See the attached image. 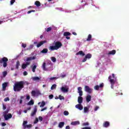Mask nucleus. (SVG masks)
Wrapping results in <instances>:
<instances>
[{
	"mask_svg": "<svg viewBox=\"0 0 129 129\" xmlns=\"http://www.w3.org/2000/svg\"><path fill=\"white\" fill-rule=\"evenodd\" d=\"M25 82L24 81L17 82L13 86V90L15 92H20L24 88Z\"/></svg>",
	"mask_w": 129,
	"mask_h": 129,
	"instance_id": "nucleus-1",
	"label": "nucleus"
},
{
	"mask_svg": "<svg viewBox=\"0 0 129 129\" xmlns=\"http://www.w3.org/2000/svg\"><path fill=\"white\" fill-rule=\"evenodd\" d=\"M63 46V44L60 41H56L54 43V46H50L49 49L50 51H54V50H58L60 49L61 47Z\"/></svg>",
	"mask_w": 129,
	"mask_h": 129,
	"instance_id": "nucleus-2",
	"label": "nucleus"
},
{
	"mask_svg": "<svg viewBox=\"0 0 129 129\" xmlns=\"http://www.w3.org/2000/svg\"><path fill=\"white\" fill-rule=\"evenodd\" d=\"M8 61H9V59L6 57H4L0 59V64H2V63H3V67L6 68V67L8 66Z\"/></svg>",
	"mask_w": 129,
	"mask_h": 129,
	"instance_id": "nucleus-3",
	"label": "nucleus"
},
{
	"mask_svg": "<svg viewBox=\"0 0 129 129\" xmlns=\"http://www.w3.org/2000/svg\"><path fill=\"white\" fill-rule=\"evenodd\" d=\"M108 79L109 80V82L111 84V88L112 89H113L114 84H115V80H114V79H111V76H109Z\"/></svg>",
	"mask_w": 129,
	"mask_h": 129,
	"instance_id": "nucleus-4",
	"label": "nucleus"
},
{
	"mask_svg": "<svg viewBox=\"0 0 129 129\" xmlns=\"http://www.w3.org/2000/svg\"><path fill=\"white\" fill-rule=\"evenodd\" d=\"M91 57H92V55L90 53H88L86 54L82 60L83 62H86L87 61V59H91Z\"/></svg>",
	"mask_w": 129,
	"mask_h": 129,
	"instance_id": "nucleus-5",
	"label": "nucleus"
},
{
	"mask_svg": "<svg viewBox=\"0 0 129 129\" xmlns=\"http://www.w3.org/2000/svg\"><path fill=\"white\" fill-rule=\"evenodd\" d=\"M31 94L32 96H39V95H40L41 92H40V91H32Z\"/></svg>",
	"mask_w": 129,
	"mask_h": 129,
	"instance_id": "nucleus-6",
	"label": "nucleus"
},
{
	"mask_svg": "<svg viewBox=\"0 0 129 129\" xmlns=\"http://www.w3.org/2000/svg\"><path fill=\"white\" fill-rule=\"evenodd\" d=\"M12 117H13V115L11 113H9L8 114H6L4 115V118L5 120H9V119H10V118H12Z\"/></svg>",
	"mask_w": 129,
	"mask_h": 129,
	"instance_id": "nucleus-7",
	"label": "nucleus"
},
{
	"mask_svg": "<svg viewBox=\"0 0 129 129\" xmlns=\"http://www.w3.org/2000/svg\"><path fill=\"white\" fill-rule=\"evenodd\" d=\"M85 91H86V92H88V93H91V92H92V89H91L89 86H85Z\"/></svg>",
	"mask_w": 129,
	"mask_h": 129,
	"instance_id": "nucleus-8",
	"label": "nucleus"
},
{
	"mask_svg": "<svg viewBox=\"0 0 129 129\" xmlns=\"http://www.w3.org/2000/svg\"><path fill=\"white\" fill-rule=\"evenodd\" d=\"M37 110L38 108H37V105L34 106L33 111L31 113V116H34V115H36V113H37Z\"/></svg>",
	"mask_w": 129,
	"mask_h": 129,
	"instance_id": "nucleus-9",
	"label": "nucleus"
},
{
	"mask_svg": "<svg viewBox=\"0 0 129 129\" xmlns=\"http://www.w3.org/2000/svg\"><path fill=\"white\" fill-rule=\"evenodd\" d=\"M60 90L63 92V93H66V92H68V91L69 90V88L68 87H62L60 88Z\"/></svg>",
	"mask_w": 129,
	"mask_h": 129,
	"instance_id": "nucleus-10",
	"label": "nucleus"
},
{
	"mask_svg": "<svg viewBox=\"0 0 129 129\" xmlns=\"http://www.w3.org/2000/svg\"><path fill=\"white\" fill-rule=\"evenodd\" d=\"M78 93L79 94L80 96L83 95V92L82 91V88L81 87L78 88Z\"/></svg>",
	"mask_w": 129,
	"mask_h": 129,
	"instance_id": "nucleus-11",
	"label": "nucleus"
},
{
	"mask_svg": "<svg viewBox=\"0 0 129 129\" xmlns=\"http://www.w3.org/2000/svg\"><path fill=\"white\" fill-rule=\"evenodd\" d=\"M110 124V123H109V122H108V121H106L103 123V126L104 127H108Z\"/></svg>",
	"mask_w": 129,
	"mask_h": 129,
	"instance_id": "nucleus-12",
	"label": "nucleus"
},
{
	"mask_svg": "<svg viewBox=\"0 0 129 129\" xmlns=\"http://www.w3.org/2000/svg\"><path fill=\"white\" fill-rule=\"evenodd\" d=\"M76 108H78V109H79L80 110H82L83 109V106L81 104H78L76 105Z\"/></svg>",
	"mask_w": 129,
	"mask_h": 129,
	"instance_id": "nucleus-13",
	"label": "nucleus"
},
{
	"mask_svg": "<svg viewBox=\"0 0 129 129\" xmlns=\"http://www.w3.org/2000/svg\"><path fill=\"white\" fill-rule=\"evenodd\" d=\"M45 43H46V41H40L39 43L37 44V47L40 48V47H41V46H42V45H44V44H45Z\"/></svg>",
	"mask_w": 129,
	"mask_h": 129,
	"instance_id": "nucleus-14",
	"label": "nucleus"
},
{
	"mask_svg": "<svg viewBox=\"0 0 129 129\" xmlns=\"http://www.w3.org/2000/svg\"><path fill=\"white\" fill-rule=\"evenodd\" d=\"M83 101V98L82 97H81V96H80L79 97H78V102L80 104H81V103H82Z\"/></svg>",
	"mask_w": 129,
	"mask_h": 129,
	"instance_id": "nucleus-15",
	"label": "nucleus"
},
{
	"mask_svg": "<svg viewBox=\"0 0 129 129\" xmlns=\"http://www.w3.org/2000/svg\"><path fill=\"white\" fill-rule=\"evenodd\" d=\"M76 55L77 56L78 55H80V56H85V53L84 52H83V51L82 50H81L80 51H79L78 52H77Z\"/></svg>",
	"mask_w": 129,
	"mask_h": 129,
	"instance_id": "nucleus-16",
	"label": "nucleus"
},
{
	"mask_svg": "<svg viewBox=\"0 0 129 129\" xmlns=\"http://www.w3.org/2000/svg\"><path fill=\"white\" fill-rule=\"evenodd\" d=\"M72 125H77L78 124H80V122L79 121H73L71 123Z\"/></svg>",
	"mask_w": 129,
	"mask_h": 129,
	"instance_id": "nucleus-17",
	"label": "nucleus"
},
{
	"mask_svg": "<svg viewBox=\"0 0 129 129\" xmlns=\"http://www.w3.org/2000/svg\"><path fill=\"white\" fill-rule=\"evenodd\" d=\"M86 99L87 102L88 103L90 101H91V96H90V95H88L86 96Z\"/></svg>",
	"mask_w": 129,
	"mask_h": 129,
	"instance_id": "nucleus-18",
	"label": "nucleus"
},
{
	"mask_svg": "<svg viewBox=\"0 0 129 129\" xmlns=\"http://www.w3.org/2000/svg\"><path fill=\"white\" fill-rule=\"evenodd\" d=\"M115 53H116V50H112V51H110L107 53V55H115Z\"/></svg>",
	"mask_w": 129,
	"mask_h": 129,
	"instance_id": "nucleus-19",
	"label": "nucleus"
},
{
	"mask_svg": "<svg viewBox=\"0 0 129 129\" xmlns=\"http://www.w3.org/2000/svg\"><path fill=\"white\" fill-rule=\"evenodd\" d=\"M41 68L42 69V70L44 71H47V70H48V69H47L46 68V62H43L42 65V67H41Z\"/></svg>",
	"mask_w": 129,
	"mask_h": 129,
	"instance_id": "nucleus-20",
	"label": "nucleus"
},
{
	"mask_svg": "<svg viewBox=\"0 0 129 129\" xmlns=\"http://www.w3.org/2000/svg\"><path fill=\"white\" fill-rule=\"evenodd\" d=\"M35 59H36L35 56L27 57L26 59V61L29 62V61H32V60H35Z\"/></svg>",
	"mask_w": 129,
	"mask_h": 129,
	"instance_id": "nucleus-21",
	"label": "nucleus"
},
{
	"mask_svg": "<svg viewBox=\"0 0 129 129\" xmlns=\"http://www.w3.org/2000/svg\"><path fill=\"white\" fill-rule=\"evenodd\" d=\"M32 80L33 81H37L39 82V81H40V78H39V77H34L32 78Z\"/></svg>",
	"mask_w": 129,
	"mask_h": 129,
	"instance_id": "nucleus-22",
	"label": "nucleus"
},
{
	"mask_svg": "<svg viewBox=\"0 0 129 129\" xmlns=\"http://www.w3.org/2000/svg\"><path fill=\"white\" fill-rule=\"evenodd\" d=\"M64 124H65V122H60L58 124V126L60 128H62V127H63V126H64Z\"/></svg>",
	"mask_w": 129,
	"mask_h": 129,
	"instance_id": "nucleus-23",
	"label": "nucleus"
},
{
	"mask_svg": "<svg viewBox=\"0 0 129 129\" xmlns=\"http://www.w3.org/2000/svg\"><path fill=\"white\" fill-rule=\"evenodd\" d=\"M3 90H6V88H7V86H8V83H4L2 85Z\"/></svg>",
	"mask_w": 129,
	"mask_h": 129,
	"instance_id": "nucleus-24",
	"label": "nucleus"
},
{
	"mask_svg": "<svg viewBox=\"0 0 129 129\" xmlns=\"http://www.w3.org/2000/svg\"><path fill=\"white\" fill-rule=\"evenodd\" d=\"M92 38V35H91V34H89L86 41H87L88 42H89L91 41Z\"/></svg>",
	"mask_w": 129,
	"mask_h": 129,
	"instance_id": "nucleus-25",
	"label": "nucleus"
},
{
	"mask_svg": "<svg viewBox=\"0 0 129 129\" xmlns=\"http://www.w3.org/2000/svg\"><path fill=\"white\" fill-rule=\"evenodd\" d=\"M41 52L42 54H46L48 53V48H44Z\"/></svg>",
	"mask_w": 129,
	"mask_h": 129,
	"instance_id": "nucleus-26",
	"label": "nucleus"
},
{
	"mask_svg": "<svg viewBox=\"0 0 129 129\" xmlns=\"http://www.w3.org/2000/svg\"><path fill=\"white\" fill-rule=\"evenodd\" d=\"M71 35V33H70V32H64L63 33V36L64 37H67L68 36H70Z\"/></svg>",
	"mask_w": 129,
	"mask_h": 129,
	"instance_id": "nucleus-27",
	"label": "nucleus"
},
{
	"mask_svg": "<svg viewBox=\"0 0 129 129\" xmlns=\"http://www.w3.org/2000/svg\"><path fill=\"white\" fill-rule=\"evenodd\" d=\"M31 68H32V72L33 73L36 72V69L37 68V66L34 65L33 67L32 66H31Z\"/></svg>",
	"mask_w": 129,
	"mask_h": 129,
	"instance_id": "nucleus-28",
	"label": "nucleus"
},
{
	"mask_svg": "<svg viewBox=\"0 0 129 129\" xmlns=\"http://www.w3.org/2000/svg\"><path fill=\"white\" fill-rule=\"evenodd\" d=\"M20 61L18 60L17 62H16V69H19V67L20 66Z\"/></svg>",
	"mask_w": 129,
	"mask_h": 129,
	"instance_id": "nucleus-29",
	"label": "nucleus"
},
{
	"mask_svg": "<svg viewBox=\"0 0 129 129\" xmlns=\"http://www.w3.org/2000/svg\"><path fill=\"white\" fill-rule=\"evenodd\" d=\"M34 104V100H31L28 103L27 105H33Z\"/></svg>",
	"mask_w": 129,
	"mask_h": 129,
	"instance_id": "nucleus-30",
	"label": "nucleus"
},
{
	"mask_svg": "<svg viewBox=\"0 0 129 129\" xmlns=\"http://www.w3.org/2000/svg\"><path fill=\"white\" fill-rule=\"evenodd\" d=\"M57 87V85L56 84H53L51 86L50 89L51 90H54Z\"/></svg>",
	"mask_w": 129,
	"mask_h": 129,
	"instance_id": "nucleus-31",
	"label": "nucleus"
},
{
	"mask_svg": "<svg viewBox=\"0 0 129 129\" xmlns=\"http://www.w3.org/2000/svg\"><path fill=\"white\" fill-rule=\"evenodd\" d=\"M35 5L37 7H40L41 6V3L39 1H36L35 2Z\"/></svg>",
	"mask_w": 129,
	"mask_h": 129,
	"instance_id": "nucleus-32",
	"label": "nucleus"
},
{
	"mask_svg": "<svg viewBox=\"0 0 129 129\" xmlns=\"http://www.w3.org/2000/svg\"><path fill=\"white\" fill-rule=\"evenodd\" d=\"M82 125L83 126H87L88 125H89V123L88 122H86L85 123H83Z\"/></svg>",
	"mask_w": 129,
	"mask_h": 129,
	"instance_id": "nucleus-33",
	"label": "nucleus"
},
{
	"mask_svg": "<svg viewBox=\"0 0 129 129\" xmlns=\"http://www.w3.org/2000/svg\"><path fill=\"white\" fill-rule=\"evenodd\" d=\"M27 123H28V121H24L23 123V125L24 126V128H26V126L27 125Z\"/></svg>",
	"mask_w": 129,
	"mask_h": 129,
	"instance_id": "nucleus-34",
	"label": "nucleus"
},
{
	"mask_svg": "<svg viewBox=\"0 0 129 129\" xmlns=\"http://www.w3.org/2000/svg\"><path fill=\"white\" fill-rule=\"evenodd\" d=\"M46 105V103H45L44 101H42L41 102V104L40 105V107H44L45 105Z\"/></svg>",
	"mask_w": 129,
	"mask_h": 129,
	"instance_id": "nucleus-35",
	"label": "nucleus"
},
{
	"mask_svg": "<svg viewBox=\"0 0 129 129\" xmlns=\"http://www.w3.org/2000/svg\"><path fill=\"white\" fill-rule=\"evenodd\" d=\"M84 110L85 113H86V112H88V110H89V109H88L87 107H85L84 108Z\"/></svg>",
	"mask_w": 129,
	"mask_h": 129,
	"instance_id": "nucleus-36",
	"label": "nucleus"
},
{
	"mask_svg": "<svg viewBox=\"0 0 129 129\" xmlns=\"http://www.w3.org/2000/svg\"><path fill=\"white\" fill-rule=\"evenodd\" d=\"M59 99L60 100H64L65 99V98H64V96H61V95H59Z\"/></svg>",
	"mask_w": 129,
	"mask_h": 129,
	"instance_id": "nucleus-37",
	"label": "nucleus"
},
{
	"mask_svg": "<svg viewBox=\"0 0 129 129\" xmlns=\"http://www.w3.org/2000/svg\"><path fill=\"white\" fill-rule=\"evenodd\" d=\"M27 67H28L27 66H26L25 63L22 64V69H26V68H27Z\"/></svg>",
	"mask_w": 129,
	"mask_h": 129,
	"instance_id": "nucleus-38",
	"label": "nucleus"
},
{
	"mask_svg": "<svg viewBox=\"0 0 129 129\" xmlns=\"http://www.w3.org/2000/svg\"><path fill=\"white\" fill-rule=\"evenodd\" d=\"M3 77H6L7 75H8V72L7 71H5L3 73Z\"/></svg>",
	"mask_w": 129,
	"mask_h": 129,
	"instance_id": "nucleus-39",
	"label": "nucleus"
},
{
	"mask_svg": "<svg viewBox=\"0 0 129 129\" xmlns=\"http://www.w3.org/2000/svg\"><path fill=\"white\" fill-rule=\"evenodd\" d=\"M51 60L52 62H56V58H55V57H53V56L51 57Z\"/></svg>",
	"mask_w": 129,
	"mask_h": 129,
	"instance_id": "nucleus-40",
	"label": "nucleus"
},
{
	"mask_svg": "<svg viewBox=\"0 0 129 129\" xmlns=\"http://www.w3.org/2000/svg\"><path fill=\"white\" fill-rule=\"evenodd\" d=\"M63 114H64V115H69V112H68V111H64L63 112Z\"/></svg>",
	"mask_w": 129,
	"mask_h": 129,
	"instance_id": "nucleus-41",
	"label": "nucleus"
},
{
	"mask_svg": "<svg viewBox=\"0 0 129 129\" xmlns=\"http://www.w3.org/2000/svg\"><path fill=\"white\" fill-rule=\"evenodd\" d=\"M60 77H61V78H64V77H66V74H64V73H63V74H61Z\"/></svg>",
	"mask_w": 129,
	"mask_h": 129,
	"instance_id": "nucleus-42",
	"label": "nucleus"
},
{
	"mask_svg": "<svg viewBox=\"0 0 129 129\" xmlns=\"http://www.w3.org/2000/svg\"><path fill=\"white\" fill-rule=\"evenodd\" d=\"M94 89H95V90H99V86L98 85H96L94 87Z\"/></svg>",
	"mask_w": 129,
	"mask_h": 129,
	"instance_id": "nucleus-43",
	"label": "nucleus"
},
{
	"mask_svg": "<svg viewBox=\"0 0 129 129\" xmlns=\"http://www.w3.org/2000/svg\"><path fill=\"white\" fill-rule=\"evenodd\" d=\"M4 101H5V102H7V101H10V98L9 97H6L4 99Z\"/></svg>",
	"mask_w": 129,
	"mask_h": 129,
	"instance_id": "nucleus-44",
	"label": "nucleus"
},
{
	"mask_svg": "<svg viewBox=\"0 0 129 129\" xmlns=\"http://www.w3.org/2000/svg\"><path fill=\"white\" fill-rule=\"evenodd\" d=\"M51 31H52V27H48L46 29V32H50Z\"/></svg>",
	"mask_w": 129,
	"mask_h": 129,
	"instance_id": "nucleus-45",
	"label": "nucleus"
},
{
	"mask_svg": "<svg viewBox=\"0 0 129 129\" xmlns=\"http://www.w3.org/2000/svg\"><path fill=\"white\" fill-rule=\"evenodd\" d=\"M3 110H6V109H7V106L5 105V104H3Z\"/></svg>",
	"mask_w": 129,
	"mask_h": 129,
	"instance_id": "nucleus-46",
	"label": "nucleus"
},
{
	"mask_svg": "<svg viewBox=\"0 0 129 129\" xmlns=\"http://www.w3.org/2000/svg\"><path fill=\"white\" fill-rule=\"evenodd\" d=\"M38 122H39V119H38V118H36L34 123H38Z\"/></svg>",
	"mask_w": 129,
	"mask_h": 129,
	"instance_id": "nucleus-47",
	"label": "nucleus"
},
{
	"mask_svg": "<svg viewBox=\"0 0 129 129\" xmlns=\"http://www.w3.org/2000/svg\"><path fill=\"white\" fill-rule=\"evenodd\" d=\"M35 10H30L27 12V14H31V13H35Z\"/></svg>",
	"mask_w": 129,
	"mask_h": 129,
	"instance_id": "nucleus-48",
	"label": "nucleus"
},
{
	"mask_svg": "<svg viewBox=\"0 0 129 129\" xmlns=\"http://www.w3.org/2000/svg\"><path fill=\"white\" fill-rule=\"evenodd\" d=\"M54 79H58V78L53 77H51L50 78V80H54Z\"/></svg>",
	"mask_w": 129,
	"mask_h": 129,
	"instance_id": "nucleus-49",
	"label": "nucleus"
},
{
	"mask_svg": "<svg viewBox=\"0 0 129 129\" xmlns=\"http://www.w3.org/2000/svg\"><path fill=\"white\" fill-rule=\"evenodd\" d=\"M22 48H26V47H27V44H24V43H22Z\"/></svg>",
	"mask_w": 129,
	"mask_h": 129,
	"instance_id": "nucleus-50",
	"label": "nucleus"
},
{
	"mask_svg": "<svg viewBox=\"0 0 129 129\" xmlns=\"http://www.w3.org/2000/svg\"><path fill=\"white\" fill-rule=\"evenodd\" d=\"M26 127H27L28 128H30L32 127V124L26 125Z\"/></svg>",
	"mask_w": 129,
	"mask_h": 129,
	"instance_id": "nucleus-51",
	"label": "nucleus"
},
{
	"mask_svg": "<svg viewBox=\"0 0 129 129\" xmlns=\"http://www.w3.org/2000/svg\"><path fill=\"white\" fill-rule=\"evenodd\" d=\"M54 97V96L53 94H51L49 96V99H52Z\"/></svg>",
	"mask_w": 129,
	"mask_h": 129,
	"instance_id": "nucleus-52",
	"label": "nucleus"
},
{
	"mask_svg": "<svg viewBox=\"0 0 129 129\" xmlns=\"http://www.w3.org/2000/svg\"><path fill=\"white\" fill-rule=\"evenodd\" d=\"M38 119L40 120V121H43V117L42 116H39Z\"/></svg>",
	"mask_w": 129,
	"mask_h": 129,
	"instance_id": "nucleus-53",
	"label": "nucleus"
},
{
	"mask_svg": "<svg viewBox=\"0 0 129 129\" xmlns=\"http://www.w3.org/2000/svg\"><path fill=\"white\" fill-rule=\"evenodd\" d=\"M25 64L26 66H29L31 64V62L27 61Z\"/></svg>",
	"mask_w": 129,
	"mask_h": 129,
	"instance_id": "nucleus-54",
	"label": "nucleus"
},
{
	"mask_svg": "<svg viewBox=\"0 0 129 129\" xmlns=\"http://www.w3.org/2000/svg\"><path fill=\"white\" fill-rule=\"evenodd\" d=\"M15 2H16V0H11L10 2L11 5H14V3H15Z\"/></svg>",
	"mask_w": 129,
	"mask_h": 129,
	"instance_id": "nucleus-55",
	"label": "nucleus"
},
{
	"mask_svg": "<svg viewBox=\"0 0 129 129\" xmlns=\"http://www.w3.org/2000/svg\"><path fill=\"white\" fill-rule=\"evenodd\" d=\"M23 75L24 76H27V75H28V73L26 71L24 72Z\"/></svg>",
	"mask_w": 129,
	"mask_h": 129,
	"instance_id": "nucleus-56",
	"label": "nucleus"
},
{
	"mask_svg": "<svg viewBox=\"0 0 129 129\" xmlns=\"http://www.w3.org/2000/svg\"><path fill=\"white\" fill-rule=\"evenodd\" d=\"M1 125H2L3 126H6V125H7V124L5 122H2L1 123Z\"/></svg>",
	"mask_w": 129,
	"mask_h": 129,
	"instance_id": "nucleus-57",
	"label": "nucleus"
},
{
	"mask_svg": "<svg viewBox=\"0 0 129 129\" xmlns=\"http://www.w3.org/2000/svg\"><path fill=\"white\" fill-rule=\"evenodd\" d=\"M98 108H99V107L98 106H96L94 109V111H96L98 109Z\"/></svg>",
	"mask_w": 129,
	"mask_h": 129,
	"instance_id": "nucleus-58",
	"label": "nucleus"
},
{
	"mask_svg": "<svg viewBox=\"0 0 129 129\" xmlns=\"http://www.w3.org/2000/svg\"><path fill=\"white\" fill-rule=\"evenodd\" d=\"M99 87L100 88H102V87H103V83L100 84V85L99 86Z\"/></svg>",
	"mask_w": 129,
	"mask_h": 129,
	"instance_id": "nucleus-59",
	"label": "nucleus"
},
{
	"mask_svg": "<svg viewBox=\"0 0 129 129\" xmlns=\"http://www.w3.org/2000/svg\"><path fill=\"white\" fill-rule=\"evenodd\" d=\"M82 129H91V127H83Z\"/></svg>",
	"mask_w": 129,
	"mask_h": 129,
	"instance_id": "nucleus-60",
	"label": "nucleus"
},
{
	"mask_svg": "<svg viewBox=\"0 0 129 129\" xmlns=\"http://www.w3.org/2000/svg\"><path fill=\"white\" fill-rule=\"evenodd\" d=\"M46 109H47V107H45L43 108V109H42L41 110V111H44V110H46Z\"/></svg>",
	"mask_w": 129,
	"mask_h": 129,
	"instance_id": "nucleus-61",
	"label": "nucleus"
},
{
	"mask_svg": "<svg viewBox=\"0 0 129 129\" xmlns=\"http://www.w3.org/2000/svg\"><path fill=\"white\" fill-rule=\"evenodd\" d=\"M30 96H26V99L27 100H30Z\"/></svg>",
	"mask_w": 129,
	"mask_h": 129,
	"instance_id": "nucleus-62",
	"label": "nucleus"
},
{
	"mask_svg": "<svg viewBox=\"0 0 129 129\" xmlns=\"http://www.w3.org/2000/svg\"><path fill=\"white\" fill-rule=\"evenodd\" d=\"M112 77L113 79H115V75H114V74H112Z\"/></svg>",
	"mask_w": 129,
	"mask_h": 129,
	"instance_id": "nucleus-63",
	"label": "nucleus"
},
{
	"mask_svg": "<svg viewBox=\"0 0 129 129\" xmlns=\"http://www.w3.org/2000/svg\"><path fill=\"white\" fill-rule=\"evenodd\" d=\"M66 129H70V126H69V125L66 126Z\"/></svg>",
	"mask_w": 129,
	"mask_h": 129,
	"instance_id": "nucleus-64",
	"label": "nucleus"
}]
</instances>
